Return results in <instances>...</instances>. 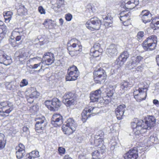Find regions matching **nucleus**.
I'll list each match as a JSON object with an SVG mask.
<instances>
[{
  "mask_svg": "<svg viewBox=\"0 0 159 159\" xmlns=\"http://www.w3.org/2000/svg\"><path fill=\"white\" fill-rule=\"evenodd\" d=\"M157 38L152 35L147 38L142 43V46L145 51H152L156 49L157 44Z\"/></svg>",
  "mask_w": 159,
  "mask_h": 159,
  "instance_id": "f257e3e1",
  "label": "nucleus"
},
{
  "mask_svg": "<svg viewBox=\"0 0 159 159\" xmlns=\"http://www.w3.org/2000/svg\"><path fill=\"white\" fill-rule=\"evenodd\" d=\"M54 60L55 57L53 54L48 52L44 54L42 59L40 57H36L30 59L29 61L36 63L38 62V61H41L42 63L45 64L47 65H49L54 62Z\"/></svg>",
  "mask_w": 159,
  "mask_h": 159,
  "instance_id": "f03ea898",
  "label": "nucleus"
},
{
  "mask_svg": "<svg viewBox=\"0 0 159 159\" xmlns=\"http://www.w3.org/2000/svg\"><path fill=\"white\" fill-rule=\"evenodd\" d=\"M148 87L144 85L143 87H139L138 89L134 90L133 95L134 98L138 102H140L145 100L147 96Z\"/></svg>",
  "mask_w": 159,
  "mask_h": 159,
  "instance_id": "7ed1b4c3",
  "label": "nucleus"
},
{
  "mask_svg": "<svg viewBox=\"0 0 159 159\" xmlns=\"http://www.w3.org/2000/svg\"><path fill=\"white\" fill-rule=\"evenodd\" d=\"M101 25V20L97 17L91 18L86 24L87 28L92 31L99 30Z\"/></svg>",
  "mask_w": 159,
  "mask_h": 159,
  "instance_id": "20e7f679",
  "label": "nucleus"
},
{
  "mask_svg": "<svg viewBox=\"0 0 159 159\" xmlns=\"http://www.w3.org/2000/svg\"><path fill=\"white\" fill-rule=\"evenodd\" d=\"M79 74L80 72L77 67L73 65L68 69L66 80L69 81L76 80L79 76Z\"/></svg>",
  "mask_w": 159,
  "mask_h": 159,
  "instance_id": "39448f33",
  "label": "nucleus"
},
{
  "mask_svg": "<svg viewBox=\"0 0 159 159\" xmlns=\"http://www.w3.org/2000/svg\"><path fill=\"white\" fill-rule=\"evenodd\" d=\"M99 108L98 107H89L84 109L82 113V120L85 121L91 116H93L98 113Z\"/></svg>",
  "mask_w": 159,
  "mask_h": 159,
  "instance_id": "423d86ee",
  "label": "nucleus"
},
{
  "mask_svg": "<svg viewBox=\"0 0 159 159\" xmlns=\"http://www.w3.org/2000/svg\"><path fill=\"white\" fill-rule=\"evenodd\" d=\"M63 102L67 106L73 105L76 102V96L71 92L66 93L63 97Z\"/></svg>",
  "mask_w": 159,
  "mask_h": 159,
  "instance_id": "0eeeda50",
  "label": "nucleus"
},
{
  "mask_svg": "<svg viewBox=\"0 0 159 159\" xmlns=\"http://www.w3.org/2000/svg\"><path fill=\"white\" fill-rule=\"evenodd\" d=\"M45 103L48 109L54 111L57 110L61 104V101L57 98H53L51 101H47L45 102Z\"/></svg>",
  "mask_w": 159,
  "mask_h": 159,
  "instance_id": "6e6552de",
  "label": "nucleus"
},
{
  "mask_svg": "<svg viewBox=\"0 0 159 159\" xmlns=\"http://www.w3.org/2000/svg\"><path fill=\"white\" fill-rule=\"evenodd\" d=\"M13 109L12 104L9 101H4L0 103V113L1 115L3 116L5 113L9 114Z\"/></svg>",
  "mask_w": 159,
  "mask_h": 159,
  "instance_id": "1a4fd4ad",
  "label": "nucleus"
},
{
  "mask_svg": "<svg viewBox=\"0 0 159 159\" xmlns=\"http://www.w3.org/2000/svg\"><path fill=\"white\" fill-rule=\"evenodd\" d=\"M129 56V52L127 51H124L121 52L115 62L117 68H119L122 66Z\"/></svg>",
  "mask_w": 159,
  "mask_h": 159,
  "instance_id": "9d476101",
  "label": "nucleus"
},
{
  "mask_svg": "<svg viewBox=\"0 0 159 159\" xmlns=\"http://www.w3.org/2000/svg\"><path fill=\"white\" fill-rule=\"evenodd\" d=\"M143 120H138L137 123L133 122L131 123V127L133 132L136 135H139L143 132V129L142 125Z\"/></svg>",
  "mask_w": 159,
  "mask_h": 159,
  "instance_id": "9b49d317",
  "label": "nucleus"
},
{
  "mask_svg": "<svg viewBox=\"0 0 159 159\" xmlns=\"http://www.w3.org/2000/svg\"><path fill=\"white\" fill-rule=\"evenodd\" d=\"M94 79L97 83L100 82L106 78L107 75L105 71L102 68H99L93 73Z\"/></svg>",
  "mask_w": 159,
  "mask_h": 159,
  "instance_id": "f8f14e48",
  "label": "nucleus"
},
{
  "mask_svg": "<svg viewBox=\"0 0 159 159\" xmlns=\"http://www.w3.org/2000/svg\"><path fill=\"white\" fill-rule=\"evenodd\" d=\"M67 49L69 53L71 56L77 55L81 51V46L75 43H73L70 46L67 45Z\"/></svg>",
  "mask_w": 159,
  "mask_h": 159,
  "instance_id": "ddd939ff",
  "label": "nucleus"
},
{
  "mask_svg": "<svg viewBox=\"0 0 159 159\" xmlns=\"http://www.w3.org/2000/svg\"><path fill=\"white\" fill-rule=\"evenodd\" d=\"M35 120L36 121L35 125L36 130L37 131L43 130L46 124V120L45 117L42 116L41 117L37 118Z\"/></svg>",
  "mask_w": 159,
  "mask_h": 159,
  "instance_id": "4468645a",
  "label": "nucleus"
},
{
  "mask_svg": "<svg viewBox=\"0 0 159 159\" xmlns=\"http://www.w3.org/2000/svg\"><path fill=\"white\" fill-rule=\"evenodd\" d=\"M139 0H129L127 2L122 3L121 7L127 11L132 9L139 4Z\"/></svg>",
  "mask_w": 159,
  "mask_h": 159,
  "instance_id": "2eb2a0df",
  "label": "nucleus"
},
{
  "mask_svg": "<svg viewBox=\"0 0 159 159\" xmlns=\"http://www.w3.org/2000/svg\"><path fill=\"white\" fill-rule=\"evenodd\" d=\"M139 16L143 22L145 24L150 22L152 20V15L148 10H143Z\"/></svg>",
  "mask_w": 159,
  "mask_h": 159,
  "instance_id": "dca6fc26",
  "label": "nucleus"
},
{
  "mask_svg": "<svg viewBox=\"0 0 159 159\" xmlns=\"http://www.w3.org/2000/svg\"><path fill=\"white\" fill-rule=\"evenodd\" d=\"M11 62V57L7 56L3 51L0 50V63L7 66Z\"/></svg>",
  "mask_w": 159,
  "mask_h": 159,
  "instance_id": "f3484780",
  "label": "nucleus"
},
{
  "mask_svg": "<svg viewBox=\"0 0 159 159\" xmlns=\"http://www.w3.org/2000/svg\"><path fill=\"white\" fill-rule=\"evenodd\" d=\"M155 122L156 120L154 117L152 116H149L145 122L143 120L142 125L143 129H147L148 128L151 129V127L154 126Z\"/></svg>",
  "mask_w": 159,
  "mask_h": 159,
  "instance_id": "a211bd4d",
  "label": "nucleus"
},
{
  "mask_svg": "<svg viewBox=\"0 0 159 159\" xmlns=\"http://www.w3.org/2000/svg\"><path fill=\"white\" fill-rule=\"evenodd\" d=\"M62 123V117L60 114H54L51 119V124L55 127L61 125Z\"/></svg>",
  "mask_w": 159,
  "mask_h": 159,
  "instance_id": "6ab92c4d",
  "label": "nucleus"
},
{
  "mask_svg": "<svg viewBox=\"0 0 159 159\" xmlns=\"http://www.w3.org/2000/svg\"><path fill=\"white\" fill-rule=\"evenodd\" d=\"M125 107V105H120L115 109V112L118 120H120L123 118Z\"/></svg>",
  "mask_w": 159,
  "mask_h": 159,
  "instance_id": "aec40b11",
  "label": "nucleus"
},
{
  "mask_svg": "<svg viewBox=\"0 0 159 159\" xmlns=\"http://www.w3.org/2000/svg\"><path fill=\"white\" fill-rule=\"evenodd\" d=\"M102 91L101 88L92 92L90 93V98L91 101L93 102H97L100 98Z\"/></svg>",
  "mask_w": 159,
  "mask_h": 159,
  "instance_id": "412c9836",
  "label": "nucleus"
},
{
  "mask_svg": "<svg viewBox=\"0 0 159 159\" xmlns=\"http://www.w3.org/2000/svg\"><path fill=\"white\" fill-rule=\"evenodd\" d=\"M138 157V152L137 150L131 149L126 154V159H136Z\"/></svg>",
  "mask_w": 159,
  "mask_h": 159,
  "instance_id": "4be33fe9",
  "label": "nucleus"
},
{
  "mask_svg": "<svg viewBox=\"0 0 159 159\" xmlns=\"http://www.w3.org/2000/svg\"><path fill=\"white\" fill-rule=\"evenodd\" d=\"M144 58L140 55L133 56L131 57V64L132 65H138L144 61Z\"/></svg>",
  "mask_w": 159,
  "mask_h": 159,
  "instance_id": "5701e85b",
  "label": "nucleus"
},
{
  "mask_svg": "<svg viewBox=\"0 0 159 159\" xmlns=\"http://www.w3.org/2000/svg\"><path fill=\"white\" fill-rule=\"evenodd\" d=\"M152 28L154 30L159 29V16L152 18Z\"/></svg>",
  "mask_w": 159,
  "mask_h": 159,
  "instance_id": "b1692460",
  "label": "nucleus"
},
{
  "mask_svg": "<svg viewBox=\"0 0 159 159\" xmlns=\"http://www.w3.org/2000/svg\"><path fill=\"white\" fill-rule=\"evenodd\" d=\"M125 11H123L120 14L119 18L121 22L130 19V13L129 12L128 13H125Z\"/></svg>",
  "mask_w": 159,
  "mask_h": 159,
  "instance_id": "393cba45",
  "label": "nucleus"
},
{
  "mask_svg": "<svg viewBox=\"0 0 159 159\" xmlns=\"http://www.w3.org/2000/svg\"><path fill=\"white\" fill-rule=\"evenodd\" d=\"M103 150L99 148V149L93 152L92 153L93 159H101L100 158L102 157V152H103Z\"/></svg>",
  "mask_w": 159,
  "mask_h": 159,
  "instance_id": "a878e982",
  "label": "nucleus"
},
{
  "mask_svg": "<svg viewBox=\"0 0 159 159\" xmlns=\"http://www.w3.org/2000/svg\"><path fill=\"white\" fill-rule=\"evenodd\" d=\"M62 129L64 133L68 135H70L75 130V129L73 130L71 128L66 125L62 126Z\"/></svg>",
  "mask_w": 159,
  "mask_h": 159,
  "instance_id": "bb28decb",
  "label": "nucleus"
},
{
  "mask_svg": "<svg viewBox=\"0 0 159 159\" xmlns=\"http://www.w3.org/2000/svg\"><path fill=\"white\" fill-rule=\"evenodd\" d=\"M68 126H69L73 129V130H76V128L77 127V124L76 123L74 120L71 118L68 119L66 125Z\"/></svg>",
  "mask_w": 159,
  "mask_h": 159,
  "instance_id": "cd10ccee",
  "label": "nucleus"
},
{
  "mask_svg": "<svg viewBox=\"0 0 159 159\" xmlns=\"http://www.w3.org/2000/svg\"><path fill=\"white\" fill-rule=\"evenodd\" d=\"M39 93L37 92L35 89H34L33 88H32L31 89V94H30L29 96H27V97L28 101V102H29V100L30 98H37V97L39 95Z\"/></svg>",
  "mask_w": 159,
  "mask_h": 159,
  "instance_id": "c85d7f7f",
  "label": "nucleus"
},
{
  "mask_svg": "<svg viewBox=\"0 0 159 159\" xmlns=\"http://www.w3.org/2000/svg\"><path fill=\"white\" fill-rule=\"evenodd\" d=\"M7 32V26L0 21V36L3 37Z\"/></svg>",
  "mask_w": 159,
  "mask_h": 159,
  "instance_id": "c756f323",
  "label": "nucleus"
},
{
  "mask_svg": "<svg viewBox=\"0 0 159 159\" xmlns=\"http://www.w3.org/2000/svg\"><path fill=\"white\" fill-rule=\"evenodd\" d=\"M5 85L7 89L13 90L16 88V83L14 82H11L10 83L6 82L5 83Z\"/></svg>",
  "mask_w": 159,
  "mask_h": 159,
  "instance_id": "7c9ffc66",
  "label": "nucleus"
},
{
  "mask_svg": "<svg viewBox=\"0 0 159 159\" xmlns=\"http://www.w3.org/2000/svg\"><path fill=\"white\" fill-rule=\"evenodd\" d=\"M103 134L104 133L102 131H98L94 136L95 139L94 140V143H96L97 142H99L100 140L101 139V137L102 136Z\"/></svg>",
  "mask_w": 159,
  "mask_h": 159,
  "instance_id": "2f4dec72",
  "label": "nucleus"
},
{
  "mask_svg": "<svg viewBox=\"0 0 159 159\" xmlns=\"http://www.w3.org/2000/svg\"><path fill=\"white\" fill-rule=\"evenodd\" d=\"M4 137L3 134L0 133V149L3 148L6 143V141L4 139Z\"/></svg>",
  "mask_w": 159,
  "mask_h": 159,
  "instance_id": "473e14b6",
  "label": "nucleus"
},
{
  "mask_svg": "<svg viewBox=\"0 0 159 159\" xmlns=\"http://www.w3.org/2000/svg\"><path fill=\"white\" fill-rule=\"evenodd\" d=\"M117 46L114 44H111L110 45V53L111 55L116 54L117 53Z\"/></svg>",
  "mask_w": 159,
  "mask_h": 159,
  "instance_id": "72a5a7b5",
  "label": "nucleus"
},
{
  "mask_svg": "<svg viewBox=\"0 0 159 159\" xmlns=\"http://www.w3.org/2000/svg\"><path fill=\"white\" fill-rule=\"evenodd\" d=\"M94 51H98L101 52H102V50L100 48V45L98 43H95L93 47L90 50V51L93 52Z\"/></svg>",
  "mask_w": 159,
  "mask_h": 159,
  "instance_id": "f704fd0d",
  "label": "nucleus"
},
{
  "mask_svg": "<svg viewBox=\"0 0 159 159\" xmlns=\"http://www.w3.org/2000/svg\"><path fill=\"white\" fill-rule=\"evenodd\" d=\"M16 154L17 158L20 159L22 158L25 154V152H22L20 151H16Z\"/></svg>",
  "mask_w": 159,
  "mask_h": 159,
  "instance_id": "c9c22d12",
  "label": "nucleus"
},
{
  "mask_svg": "<svg viewBox=\"0 0 159 159\" xmlns=\"http://www.w3.org/2000/svg\"><path fill=\"white\" fill-rule=\"evenodd\" d=\"M130 85V84L129 82L124 81L121 83L120 88L122 89H124L128 88Z\"/></svg>",
  "mask_w": 159,
  "mask_h": 159,
  "instance_id": "e433bc0d",
  "label": "nucleus"
},
{
  "mask_svg": "<svg viewBox=\"0 0 159 159\" xmlns=\"http://www.w3.org/2000/svg\"><path fill=\"white\" fill-rule=\"evenodd\" d=\"M16 151H20L22 152H25V147L21 143H20L18 146L16 147Z\"/></svg>",
  "mask_w": 159,
  "mask_h": 159,
  "instance_id": "4c0bfd02",
  "label": "nucleus"
},
{
  "mask_svg": "<svg viewBox=\"0 0 159 159\" xmlns=\"http://www.w3.org/2000/svg\"><path fill=\"white\" fill-rule=\"evenodd\" d=\"M102 52L99 51H90V55L94 57H98L100 54H101V53Z\"/></svg>",
  "mask_w": 159,
  "mask_h": 159,
  "instance_id": "58836bf2",
  "label": "nucleus"
},
{
  "mask_svg": "<svg viewBox=\"0 0 159 159\" xmlns=\"http://www.w3.org/2000/svg\"><path fill=\"white\" fill-rule=\"evenodd\" d=\"M28 84V80L25 79H24L22 80L20 83V86L21 87H24L27 85Z\"/></svg>",
  "mask_w": 159,
  "mask_h": 159,
  "instance_id": "ea45409f",
  "label": "nucleus"
},
{
  "mask_svg": "<svg viewBox=\"0 0 159 159\" xmlns=\"http://www.w3.org/2000/svg\"><path fill=\"white\" fill-rule=\"evenodd\" d=\"M111 145L110 148L111 150H113L115 148V147L117 145V143L115 140L113 139H111Z\"/></svg>",
  "mask_w": 159,
  "mask_h": 159,
  "instance_id": "a19ab883",
  "label": "nucleus"
},
{
  "mask_svg": "<svg viewBox=\"0 0 159 159\" xmlns=\"http://www.w3.org/2000/svg\"><path fill=\"white\" fill-rule=\"evenodd\" d=\"M30 153L32 157H34V159L39 157V152L38 151H33Z\"/></svg>",
  "mask_w": 159,
  "mask_h": 159,
  "instance_id": "79ce46f5",
  "label": "nucleus"
},
{
  "mask_svg": "<svg viewBox=\"0 0 159 159\" xmlns=\"http://www.w3.org/2000/svg\"><path fill=\"white\" fill-rule=\"evenodd\" d=\"M15 55L18 58V59H19V60H20V59L21 58L25 59V56H23V55L22 52L20 53L19 52H16L15 53Z\"/></svg>",
  "mask_w": 159,
  "mask_h": 159,
  "instance_id": "37998d69",
  "label": "nucleus"
},
{
  "mask_svg": "<svg viewBox=\"0 0 159 159\" xmlns=\"http://www.w3.org/2000/svg\"><path fill=\"white\" fill-rule=\"evenodd\" d=\"M21 33L22 32H19V29H16L13 30L11 33L12 36L15 35V34L18 35V34H20V33Z\"/></svg>",
  "mask_w": 159,
  "mask_h": 159,
  "instance_id": "c03bdc74",
  "label": "nucleus"
},
{
  "mask_svg": "<svg viewBox=\"0 0 159 159\" xmlns=\"http://www.w3.org/2000/svg\"><path fill=\"white\" fill-rule=\"evenodd\" d=\"M121 23L125 26H128L131 25L130 19L122 21Z\"/></svg>",
  "mask_w": 159,
  "mask_h": 159,
  "instance_id": "a18cd8bd",
  "label": "nucleus"
},
{
  "mask_svg": "<svg viewBox=\"0 0 159 159\" xmlns=\"http://www.w3.org/2000/svg\"><path fill=\"white\" fill-rule=\"evenodd\" d=\"M64 2V0H60L57 1V4L56 5H57L56 6L58 8H60L61 7V5L63 4Z\"/></svg>",
  "mask_w": 159,
  "mask_h": 159,
  "instance_id": "49530a36",
  "label": "nucleus"
},
{
  "mask_svg": "<svg viewBox=\"0 0 159 159\" xmlns=\"http://www.w3.org/2000/svg\"><path fill=\"white\" fill-rule=\"evenodd\" d=\"M144 33L143 31H139L137 34V38L139 39H140L142 38L144 36Z\"/></svg>",
  "mask_w": 159,
  "mask_h": 159,
  "instance_id": "de8ad7c7",
  "label": "nucleus"
},
{
  "mask_svg": "<svg viewBox=\"0 0 159 159\" xmlns=\"http://www.w3.org/2000/svg\"><path fill=\"white\" fill-rule=\"evenodd\" d=\"M42 63L41 61L38 64H35L33 65H30V68L32 69H36L39 66L41 65V64Z\"/></svg>",
  "mask_w": 159,
  "mask_h": 159,
  "instance_id": "09e8293b",
  "label": "nucleus"
},
{
  "mask_svg": "<svg viewBox=\"0 0 159 159\" xmlns=\"http://www.w3.org/2000/svg\"><path fill=\"white\" fill-rule=\"evenodd\" d=\"M72 15L70 14H66L65 16V18L66 20L68 21L71 20L72 18Z\"/></svg>",
  "mask_w": 159,
  "mask_h": 159,
  "instance_id": "8fccbe9b",
  "label": "nucleus"
},
{
  "mask_svg": "<svg viewBox=\"0 0 159 159\" xmlns=\"http://www.w3.org/2000/svg\"><path fill=\"white\" fill-rule=\"evenodd\" d=\"M21 41H20V42H17L15 40H14L13 42H11V44L12 46L13 47H18L19 45L21 43Z\"/></svg>",
  "mask_w": 159,
  "mask_h": 159,
  "instance_id": "3c124183",
  "label": "nucleus"
},
{
  "mask_svg": "<svg viewBox=\"0 0 159 159\" xmlns=\"http://www.w3.org/2000/svg\"><path fill=\"white\" fill-rule=\"evenodd\" d=\"M107 95L106 96L103 97V99L104 100V103L106 104H108L109 103V101L108 98H109V96L108 95V93H107Z\"/></svg>",
  "mask_w": 159,
  "mask_h": 159,
  "instance_id": "603ef678",
  "label": "nucleus"
},
{
  "mask_svg": "<svg viewBox=\"0 0 159 159\" xmlns=\"http://www.w3.org/2000/svg\"><path fill=\"white\" fill-rule=\"evenodd\" d=\"M22 130L23 133H25V134H28L29 133V128L27 126H24L22 128Z\"/></svg>",
  "mask_w": 159,
  "mask_h": 159,
  "instance_id": "864d4df0",
  "label": "nucleus"
},
{
  "mask_svg": "<svg viewBox=\"0 0 159 159\" xmlns=\"http://www.w3.org/2000/svg\"><path fill=\"white\" fill-rule=\"evenodd\" d=\"M38 10L41 14H45V9L42 6H40L39 7Z\"/></svg>",
  "mask_w": 159,
  "mask_h": 159,
  "instance_id": "5fc2aeb1",
  "label": "nucleus"
},
{
  "mask_svg": "<svg viewBox=\"0 0 159 159\" xmlns=\"http://www.w3.org/2000/svg\"><path fill=\"white\" fill-rule=\"evenodd\" d=\"M58 150L60 154H64L65 152V149L61 147H60L58 148Z\"/></svg>",
  "mask_w": 159,
  "mask_h": 159,
  "instance_id": "6e6d98bb",
  "label": "nucleus"
},
{
  "mask_svg": "<svg viewBox=\"0 0 159 159\" xmlns=\"http://www.w3.org/2000/svg\"><path fill=\"white\" fill-rule=\"evenodd\" d=\"M25 159H34V157H32L30 153L27 154L25 157Z\"/></svg>",
  "mask_w": 159,
  "mask_h": 159,
  "instance_id": "4d7b16f0",
  "label": "nucleus"
},
{
  "mask_svg": "<svg viewBox=\"0 0 159 159\" xmlns=\"http://www.w3.org/2000/svg\"><path fill=\"white\" fill-rule=\"evenodd\" d=\"M12 12L10 11H7V12L5 13V15H7L9 18H11L12 17Z\"/></svg>",
  "mask_w": 159,
  "mask_h": 159,
  "instance_id": "13d9d810",
  "label": "nucleus"
},
{
  "mask_svg": "<svg viewBox=\"0 0 159 159\" xmlns=\"http://www.w3.org/2000/svg\"><path fill=\"white\" fill-rule=\"evenodd\" d=\"M157 65L159 67V55H157L156 58Z\"/></svg>",
  "mask_w": 159,
  "mask_h": 159,
  "instance_id": "bf43d9fd",
  "label": "nucleus"
},
{
  "mask_svg": "<svg viewBox=\"0 0 159 159\" xmlns=\"http://www.w3.org/2000/svg\"><path fill=\"white\" fill-rule=\"evenodd\" d=\"M21 36L20 35H17L16 38V41L17 42L19 41L21 39Z\"/></svg>",
  "mask_w": 159,
  "mask_h": 159,
  "instance_id": "052dcab7",
  "label": "nucleus"
},
{
  "mask_svg": "<svg viewBox=\"0 0 159 159\" xmlns=\"http://www.w3.org/2000/svg\"><path fill=\"white\" fill-rule=\"evenodd\" d=\"M109 24L108 22H105L104 23V25L106 28H108L109 27Z\"/></svg>",
  "mask_w": 159,
  "mask_h": 159,
  "instance_id": "680f3d73",
  "label": "nucleus"
},
{
  "mask_svg": "<svg viewBox=\"0 0 159 159\" xmlns=\"http://www.w3.org/2000/svg\"><path fill=\"white\" fill-rule=\"evenodd\" d=\"M142 69V67L141 66H139L137 67L136 68V70L138 71H141Z\"/></svg>",
  "mask_w": 159,
  "mask_h": 159,
  "instance_id": "e2e57ef3",
  "label": "nucleus"
},
{
  "mask_svg": "<svg viewBox=\"0 0 159 159\" xmlns=\"http://www.w3.org/2000/svg\"><path fill=\"white\" fill-rule=\"evenodd\" d=\"M153 103L155 105L159 104L158 101L157 99H154L153 101Z\"/></svg>",
  "mask_w": 159,
  "mask_h": 159,
  "instance_id": "0e129e2a",
  "label": "nucleus"
},
{
  "mask_svg": "<svg viewBox=\"0 0 159 159\" xmlns=\"http://www.w3.org/2000/svg\"><path fill=\"white\" fill-rule=\"evenodd\" d=\"M115 92V89H112L111 90L110 89V97L111 96L113 95L114 92Z\"/></svg>",
  "mask_w": 159,
  "mask_h": 159,
  "instance_id": "69168bd1",
  "label": "nucleus"
},
{
  "mask_svg": "<svg viewBox=\"0 0 159 159\" xmlns=\"http://www.w3.org/2000/svg\"><path fill=\"white\" fill-rule=\"evenodd\" d=\"M4 18L6 20H9V21L11 19V18H9V17L7 16L6 15H4Z\"/></svg>",
  "mask_w": 159,
  "mask_h": 159,
  "instance_id": "338daca9",
  "label": "nucleus"
},
{
  "mask_svg": "<svg viewBox=\"0 0 159 159\" xmlns=\"http://www.w3.org/2000/svg\"><path fill=\"white\" fill-rule=\"evenodd\" d=\"M64 159H72V158L69 156V155H67L64 156Z\"/></svg>",
  "mask_w": 159,
  "mask_h": 159,
  "instance_id": "774afa93",
  "label": "nucleus"
}]
</instances>
